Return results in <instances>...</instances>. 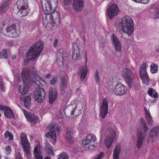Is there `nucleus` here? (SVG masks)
I'll return each mask as SVG.
<instances>
[{"label":"nucleus","mask_w":159,"mask_h":159,"mask_svg":"<svg viewBox=\"0 0 159 159\" xmlns=\"http://www.w3.org/2000/svg\"><path fill=\"white\" fill-rule=\"evenodd\" d=\"M39 71L34 67L26 68L22 70L18 76V90L21 94V100L26 108H28L31 104V98L27 94L29 84L33 83L39 87L40 80L44 82L43 78L39 76Z\"/></svg>","instance_id":"nucleus-1"},{"label":"nucleus","mask_w":159,"mask_h":159,"mask_svg":"<svg viewBox=\"0 0 159 159\" xmlns=\"http://www.w3.org/2000/svg\"><path fill=\"white\" fill-rule=\"evenodd\" d=\"M57 4V0H41V7L44 14L42 16V22L44 26L48 30L53 26L58 27L60 24V18L57 12H54L52 3Z\"/></svg>","instance_id":"nucleus-2"},{"label":"nucleus","mask_w":159,"mask_h":159,"mask_svg":"<svg viewBox=\"0 0 159 159\" xmlns=\"http://www.w3.org/2000/svg\"><path fill=\"white\" fill-rule=\"evenodd\" d=\"M112 123L107 122L103 126L100 131L101 138L105 136L104 143L108 149L111 147L116 137V133Z\"/></svg>","instance_id":"nucleus-3"},{"label":"nucleus","mask_w":159,"mask_h":159,"mask_svg":"<svg viewBox=\"0 0 159 159\" xmlns=\"http://www.w3.org/2000/svg\"><path fill=\"white\" fill-rule=\"evenodd\" d=\"M118 26L125 34L131 36L134 30V24L133 20L129 16L122 18L118 22Z\"/></svg>","instance_id":"nucleus-4"},{"label":"nucleus","mask_w":159,"mask_h":159,"mask_svg":"<svg viewBox=\"0 0 159 159\" xmlns=\"http://www.w3.org/2000/svg\"><path fill=\"white\" fill-rule=\"evenodd\" d=\"M43 46V43L41 41L35 43L27 53L26 58L28 60H34L42 51Z\"/></svg>","instance_id":"nucleus-5"},{"label":"nucleus","mask_w":159,"mask_h":159,"mask_svg":"<svg viewBox=\"0 0 159 159\" xmlns=\"http://www.w3.org/2000/svg\"><path fill=\"white\" fill-rule=\"evenodd\" d=\"M14 12L20 13L21 16H26L30 11L29 8L28 2L27 0H18L14 5Z\"/></svg>","instance_id":"nucleus-6"},{"label":"nucleus","mask_w":159,"mask_h":159,"mask_svg":"<svg viewBox=\"0 0 159 159\" xmlns=\"http://www.w3.org/2000/svg\"><path fill=\"white\" fill-rule=\"evenodd\" d=\"M83 107V105L81 102H79L78 103H75L74 105L70 104L68 106L70 111L69 114L66 109V113L64 112L66 116L68 117H74L78 116L81 113V110Z\"/></svg>","instance_id":"nucleus-7"},{"label":"nucleus","mask_w":159,"mask_h":159,"mask_svg":"<svg viewBox=\"0 0 159 159\" xmlns=\"http://www.w3.org/2000/svg\"><path fill=\"white\" fill-rule=\"evenodd\" d=\"M121 76L125 79L129 88H132L134 82V75L132 71L129 69L125 68L122 71Z\"/></svg>","instance_id":"nucleus-8"},{"label":"nucleus","mask_w":159,"mask_h":159,"mask_svg":"<svg viewBox=\"0 0 159 159\" xmlns=\"http://www.w3.org/2000/svg\"><path fill=\"white\" fill-rule=\"evenodd\" d=\"M20 138L21 146L25 152V155L28 159H30L31 157L30 145L25 134L21 133L20 135Z\"/></svg>","instance_id":"nucleus-9"},{"label":"nucleus","mask_w":159,"mask_h":159,"mask_svg":"<svg viewBox=\"0 0 159 159\" xmlns=\"http://www.w3.org/2000/svg\"><path fill=\"white\" fill-rule=\"evenodd\" d=\"M97 139L95 135L89 134L87 136L85 139L82 141V144L86 149H89L91 146L94 147L97 144Z\"/></svg>","instance_id":"nucleus-10"},{"label":"nucleus","mask_w":159,"mask_h":159,"mask_svg":"<svg viewBox=\"0 0 159 159\" xmlns=\"http://www.w3.org/2000/svg\"><path fill=\"white\" fill-rule=\"evenodd\" d=\"M61 130V128L60 126L55 124L52 126L50 131L47 133L45 136L51 139L53 142H52V143L54 144L56 141L57 135L59 134V132Z\"/></svg>","instance_id":"nucleus-11"},{"label":"nucleus","mask_w":159,"mask_h":159,"mask_svg":"<svg viewBox=\"0 0 159 159\" xmlns=\"http://www.w3.org/2000/svg\"><path fill=\"white\" fill-rule=\"evenodd\" d=\"M147 65L145 62H143L140 66L139 68L140 76L143 82L148 85L149 82V78L146 71Z\"/></svg>","instance_id":"nucleus-12"},{"label":"nucleus","mask_w":159,"mask_h":159,"mask_svg":"<svg viewBox=\"0 0 159 159\" xmlns=\"http://www.w3.org/2000/svg\"><path fill=\"white\" fill-rule=\"evenodd\" d=\"M46 95L45 90L43 88H36L34 92V98L35 100L39 103H41L44 100Z\"/></svg>","instance_id":"nucleus-13"},{"label":"nucleus","mask_w":159,"mask_h":159,"mask_svg":"<svg viewBox=\"0 0 159 159\" xmlns=\"http://www.w3.org/2000/svg\"><path fill=\"white\" fill-rule=\"evenodd\" d=\"M6 31L5 34L4 35L7 37L16 38L19 35L20 32L17 30V28L14 24L8 26L6 29Z\"/></svg>","instance_id":"nucleus-14"},{"label":"nucleus","mask_w":159,"mask_h":159,"mask_svg":"<svg viewBox=\"0 0 159 159\" xmlns=\"http://www.w3.org/2000/svg\"><path fill=\"white\" fill-rule=\"evenodd\" d=\"M57 62L58 65L60 66L63 65V61H65L68 56L66 51L63 49H60L57 51Z\"/></svg>","instance_id":"nucleus-15"},{"label":"nucleus","mask_w":159,"mask_h":159,"mask_svg":"<svg viewBox=\"0 0 159 159\" xmlns=\"http://www.w3.org/2000/svg\"><path fill=\"white\" fill-rule=\"evenodd\" d=\"M127 91L126 87L120 83L116 84L113 89L114 93L119 96H122L126 94Z\"/></svg>","instance_id":"nucleus-16"},{"label":"nucleus","mask_w":159,"mask_h":159,"mask_svg":"<svg viewBox=\"0 0 159 159\" xmlns=\"http://www.w3.org/2000/svg\"><path fill=\"white\" fill-rule=\"evenodd\" d=\"M108 104L107 100H103L100 108V115L102 119H104L108 113Z\"/></svg>","instance_id":"nucleus-17"},{"label":"nucleus","mask_w":159,"mask_h":159,"mask_svg":"<svg viewBox=\"0 0 159 159\" xmlns=\"http://www.w3.org/2000/svg\"><path fill=\"white\" fill-rule=\"evenodd\" d=\"M23 113L28 121L35 125L38 121V117L35 115L29 114V112L24 109H22Z\"/></svg>","instance_id":"nucleus-18"},{"label":"nucleus","mask_w":159,"mask_h":159,"mask_svg":"<svg viewBox=\"0 0 159 159\" xmlns=\"http://www.w3.org/2000/svg\"><path fill=\"white\" fill-rule=\"evenodd\" d=\"M119 12V9L115 4H112L107 10V13L108 17L112 19L118 14Z\"/></svg>","instance_id":"nucleus-19"},{"label":"nucleus","mask_w":159,"mask_h":159,"mask_svg":"<svg viewBox=\"0 0 159 159\" xmlns=\"http://www.w3.org/2000/svg\"><path fill=\"white\" fill-rule=\"evenodd\" d=\"M72 52L73 59L78 61L81 58V55L80 53L79 48L76 43H74L73 44Z\"/></svg>","instance_id":"nucleus-20"},{"label":"nucleus","mask_w":159,"mask_h":159,"mask_svg":"<svg viewBox=\"0 0 159 159\" xmlns=\"http://www.w3.org/2000/svg\"><path fill=\"white\" fill-rule=\"evenodd\" d=\"M111 39L115 50L117 52L121 51V45L119 40L114 34H112L111 36Z\"/></svg>","instance_id":"nucleus-21"},{"label":"nucleus","mask_w":159,"mask_h":159,"mask_svg":"<svg viewBox=\"0 0 159 159\" xmlns=\"http://www.w3.org/2000/svg\"><path fill=\"white\" fill-rule=\"evenodd\" d=\"M75 132V131L72 128L70 127L67 128L65 137L67 142L70 143H73L74 141L73 135Z\"/></svg>","instance_id":"nucleus-22"},{"label":"nucleus","mask_w":159,"mask_h":159,"mask_svg":"<svg viewBox=\"0 0 159 159\" xmlns=\"http://www.w3.org/2000/svg\"><path fill=\"white\" fill-rule=\"evenodd\" d=\"M85 66L80 67L79 71V75L80 76V79L81 80H83L85 78L88 71L87 69V59L86 55L85 57Z\"/></svg>","instance_id":"nucleus-23"},{"label":"nucleus","mask_w":159,"mask_h":159,"mask_svg":"<svg viewBox=\"0 0 159 159\" xmlns=\"http://www.w3.org/2000/svg\"><path fill=\"white\" fill-rule=\"evenodd\" d=\"M83 6V0H74L72 4V7L74 9L79 11L82 9Z\"/></svg>","instance_id":"nucleus-24"},{"label":"nucleus","mask_w":159,"mask_h":159,"mask_svg":"<svg viewBox=\"0 0 159 159\" xmlns=\"http://www.w3.org/2000/svg\"><path fill=\"white\" fill-rule=\"evenodd\" d=\"M42 153V149L41 148L40 145L38 144L34 148V159H42L43 156Z\"/></svg>","instance_id":"nucleus-25"},{"label":"nucleus","mask_w":159,"mask_h":159,"mask_svg":"<svg viewBox=\"0 0 159 159\" xmlns=\"http://www.w3.org/2000/svg\"><path fill=\"white\" fill-rule=\"evenodd\" d=\"M57 96V92L56 89L51 88L49 92V102L52 103L54 102Z\"/></svg>","instance_id":"nucleus-26"},{"label":"nucleus","mask_w":159,"mask_h":159,"mask_svg":"<svg viewBox=\"0 0 159 159\" xmlns=\"http://www.w3.org/2000/svg\"><path fill=\"white\" fill-rule=\"evenodd\" d=\"M138 139L137 140L136 146L138 148H140L143 144V140L145 136V133L143 132H138L137 133Z\"/></svg>","instance_id":"nucleus-27"},{"label":"nucleus","mask_w":159,"mask_h":159,"mask_svg":"<svg viewBox=\"0 0 159 159\" xmlns=\"http://www.w3.org/2000/svg\"><path fill=\"white\" fill-rule=\"evenodd\" d=\"M121 151V147L119 144L116 145L113 152V159H119V154Z\"/></svg>","instance_id":"nucleus-28"},{"label":"nucleus","mask_w":159,"mask_h":159,"mask_svg":"<svg viewBox=\"0 0 159 159\" xmlns=\"http://www.w3.org/2000/svg\"><path fill=\"white\" fill-rule=\"evenodd\" d=\"M5 116L9 118H13L14 117L13 111L9 107L5 106L3 110Z\"/></svg>","instance_id":"nucleus-29"},{"label":"nucleus","mask_w":159,"mask_h":159,"mask_svg":"<svg viewBox=\"0 0 159 159\" xmlns=\"http://www.w3.org/2000/svg\"><path fill=\"white\" fill-rule=\"evenodd\" d=\"M144 111L146 119L149 125H152V117L151 116L150 112L148 110L146 107H144Z\"/></svg>","instance_id":"nucleus-30"},{"label":"nucleus","mask_w":159,"mask_h":159,"mask_svg":"<svg viewBox=\"0 0 159 159\" xmlns=\"http://www.w3.org/2000/svg\"><path fill=\"white\" fill-rule=\"evenodd\" d=\"M9 7V6L2 2L0 4V14L6 12Z\"/></svg>","instance_id":"nucleus-31"},{"label":"nucleus","mask_w":159,"mask_h":159,"mask_svg":"<svg viewBox=\"0 0 159 159\" xmlns=\"http://www.w3.org/2000/svg\"><path fill=\"white\" fill-rule=\"evenodd\" d=\"M45 149L48 154L49 155H53V149L52 147L50 144L48 143L46 144Z\"/></svg>","instance_id":"nucleus-32"},{"label":"nucleus","mask_w":159,"mask_h":159,"mask_svg":"<svg viewBox=\"0 0 159 159\" xmlns=\"http://www.w3.org/2000/svg\"><path fill=\"white\" fill-rule=\"evenodd\" d=\"M61 82L60 84V89L61 90L64 91L67 86V80L64 78L61 79Z\"/></svg>","instance_id":"nucleus-33"},{"label":"nucleus","mask_w":159,"mask_h":159,"mask_svg":"<svg viewBox=\"0 0 159 159\" xmlns=\"http://www.w3.org/2000/svg\"><path fill=\"white\" fill-rule=\"evenodd\" d=\"M14 24L13 23V20L9 17L7 18L5 20L2 22V24L4 25H8V26L10 25H12V24Z\"/></svg>","instance_id":"nucleus-34"},{"label":"nucleus","mask_w":159,"mask_h":159,"mask_svg":"<svg viewBox=\"0 0 159 159\" xmlns=\"http://www.w3.org/2000/svg\"><path fill=\"white\" fill-rule=\"evenodd\" d=\"M159 133V126L153 128L150 131V136H156Z\"/></svg>","instance_id":"nucleus-35"},{"label":"nucleus","mask_w":159,"mask_h":159,"mask_svg":"<svg viewBox=\"0 0 159 159\" xmlns=\"http://www.w3.org/2000/svg\"><path fill=\"white\" fill-rule=\"evenodd\" d=\"M140 123L141 124L142 126V127L145 132H146L148 130V126L146 123L145 121V120L143 118H141Z\"/></svg>","instance_id":"nucleus-36"},{"label":"nucleus","mask_w":159,"mask_h":159,"mask_svg":"<svg viewBox=\"0 0 159 159\" xmlns=\"http://www.w3.org/2000/svg\"><path fill=\"white\" fill-rule=\"evenodd\" d=\"M157 66L156 64L152 63L151 66L150 71L152 73H156L157 71Z\"/></svg>","instance_id":"nucleus-37"},{"label":"nucleus","mask_w":159,"mask_h":159,"mask_svg":"<svg viewBox=\"0 0 159 159\" xmlns=\"http://www.w3.org/2000/svg\"><path fill=\"white\" fill-rule=\"evenodd\" d=\"M57 159H68V156L66 152H63L58 156Z\"/></svg>","instance_id":"nucleus-38"},{"label":"nucleus","mask_w":159,"mask_h":159,"mask_svg":"<svg viewBox=\"0 0 159 159\" xmlns=\"http://www.w3.org/2000/svg\"><path fill=\"white\" fill-rule=\"evenodd\" d=\"M4 136L6 138H8L10 140H12L13 139V137L12 134L8 131L5 132Z\"/></svg>","instance_id":"nucleus-39"},{"label":"nucleus","mask_w":159,"mask_h":159,"mask_svg":"<svg viewBox=\"0 0 159 159\" xmlns=\"http://www.w3.org/2000/svg\"><path fill=\"white\" fill-rule=\"evenodd\" d=\"M7 49H4L0 53V57L2 58H6L7 57Z\"/></svg>","instance_id":"nucleus-40"},{"label":"nucleus","mask_w":159,"mask_h":159,"mask_svg":"<svg viewBox=\"0 0 159 159\" xmlns=\"http://www.w3.org/2000/svg\"><path fill=\"white\" fill-rule=\"evenodd\" d=\"M94 79L96 81V83L98 84L100 81V79L98 72L96 71L94 75Z\"/></svg>","instance_id":"nucleus-41"},{"label":"nucleus","mask_w":159,"mask_h":159,"mask_svg":"<svg viewBox=\"0 0 159 159\" xmlns=\"http://www.w3.org/2000/svg\"><path fill=\"white\" fill-rule=\"evenodd\" d=\"M5 152L7 155L10 154L11 152V146H7L5 147Z\"/></svg>","instance_id":"nucleus-42"},{"label":"nucleus","mask_w":159,"mask_h":159,"mask_svg":"<svg viewBox=\"0 0 159 159\" xmlns=\"http://www.w3.org/2000/svg\"><path fill=\"white\" fill-rule=\"evenodd\" d=\"M73 0H62V1L65 6H69L70 5Z\"/></svg>","instance_id":"nucleus-43"},{"label":"nucleus","mask_w":159,"mask_h":159,"mask_svg":"<svg viewBox=\"0 0 159 159\" xmlns=\"http://www.w3.org/2000/svg\"><path fill=\"white\" fill-rule=\"evenodd\" d=\"M104 153L101 152L100 154L97 155L94 158V159H101L104 156Z\"/></svg>","instance_id":"nucleus-44"},{"label":"nucleus","mask_w":159,"mask_h":159,"mask_svg":"<svg viewBox=\"0 0 159 159\" xmlns=\"http://www.w3.org/2000/svg\"><path fill=\"white\" fill-rule=\"evenodd\" d=\"M57 76H54L50 81L51 84H55L57 82Z\"/></svg>","instance_id":"nucleus-45"},{"label":"nucleus","mask_w":159,"mask_h":159,"mask_svg":"<svg viewBox=\"0 0 159 159\" xmlns=\"http://www.w3.org/2000/svg\"><path fill=\"white\" fill-rule=\"evenodd\" d=\"M0 87L3 90H4L5 87L3 83L2 77L1 76H0Z\"/></svg>","instance_id":"nucleus-46"},{"label":"nucleus","mask_w":159,"mask_h":159,"mask_svg":"<svg viewBox=\"0 0 159 159\" xmlns=\"http://www.w3.org/2000/svg\"><path fill=\"white\" fill-rule=\"evenodd\" d=\"M12 0H3L2 2L9 6L10 2Z\"/></svg>","instance_id":"nucleus-47"},{"label":"nucleus","mask_w":159,"mask_h":159,"mask_svg":"<svg viewBox=\"0 0 159 159\" xmlns=\"http://www.w3.org/2000/svg\"><path fill=\"white\" fill-rule=\"evenodd\" d=\"M148 95L150 96H151L152 95V93H153V90L151 88L149 89L148 90Z\"/></svg>","instance_id":"nucleus-48"},{"label":"nucleus","mask_w":159,"mask_h":159,"mask_svg":"<svg viewBox=\"0 0 159 159\" xmlns=\"http://www.w3.org/2000/svg\"><path fill=\"white\" fill-rule=\"evenodd\" d=\"M80 147H75L74 149V151L75 152L80 151Z\"/></svg>","instance_id":"nucleus-49"},{"label":"nucleus","mask_w":159,"mask_h":159,"mask_svg":"<svg viewBox=\"0 0 159 159\" xmlns=\"http://www.w3.org/2000/svg\"><path fill=\"white\" fill-rule=\"evenodd\" d=\"M58 42V40L57 39H56L54 41V44H53V46L55 47H56L57 46V43Z\"/></svg>","instance_id":"nucleus-50"},{"label":"nucleus","mask_w":159,"mask_h":159,"mask_svg":"<svg viewBox=\"0 0 159 159\" xmlns=\"http://www.w3.org/2000/svg\"><path fill=\"white\" fill-rule=\"evenodd\" d=\"M158 94L157 93H155L153 94H152V95L151 96V97H152L154 98H156L158 97Z\"/></svg>","instance_id":"nucleus-51"},{"label":"nucleus","mask_w":159,"mask_h":159,"mask_svg":"<svg viewBox=\"0 0 159 159\" xmlns=\"http://www.w3.org/2000/svg\"><path fill=\"white\" fill-rule=\"evenodd\" d=\"M7 44L11 47L13 45V43L12 41H9L7 43Z\"/></svg>","instance_id":"nucleus-52"},{"label":"nucleus","mask_w":159,"mask_h":159,"mask_svg":"<svg viewBox=\"0 0 159 159\" xmlns=\"http://www.w3.org/2000/svg\"><path fill=\"white\" fill-rule=\"evenodd\" d=\"M155 18H159V12H156L155 14Z\"/></svg>","instance_id":"nucleus-53"},{"label":"nucleus","mask_w":159,"mask_h":159,"mask_svg":"<svg viewBox=\"0 0 159 159\" xmlns=\"http://www.w3.org/2000/svg\"><path fill=\"white\" fill-rule=\"evenodd\" d=\"M155 51L157 52H159V46H157L155 48Z\"/></svg>","instance_id":"nucleus-54"},{"label":"nucleus","mask_w":159,"mask_h":159,"mask_svg":"<svg viewBox=\"0 0 159 159\" xmlns=\"http://www.w3.org/2000/svg\"><path fill=\"white\" fill-rule=\"evenodd\" d=\"M5 108V106H3L0 104V110L3 111Z\"/></svg>","instance_id":"nucleus-55"},{"label":"nucleus","mask_w":159,"mask_h":159,"mask_svg":"<svg viewBox=\"0 0 159 159\" xmlns=\"http://www.w3.org/2000/svg\"><path fill=\"white\" fill-rule=\"evenodd\" d=\"M51 75L50 74H47L46 75V78H47L48 79H49L51 77Z\"/></svg>","instance_id":"nucleus-56"},{"label":"nucleus","mask_w":159,"mask_h":159,"mask_svg":"<svg viewBox=\"0 0 159 159\" xmlns=\"http://www.w3.org/2000/svg\"><path fill=\"white\" fill-rule=\"evenodd\" d=\"M16 159H22L20 156L19 154V156H18L16 157Z\"/></svg>","instance_id":"nucleus-57"},{"label":"nucleus","mask_w":159,"mask_h":159,"mask_svg":"<svg viewBox=\"0 0 159 159\" xmlns=\"http://www.w3.org/2000/svg\"><path fill=\"white\" fill-rule=\"evenodd\" d=\"M44 159H51L50 157H46Z\"/></svg>","instance_id":"nucleus-58"},{"label":"nucleus","mask_w":159,"mask_h":159,"mask_svg":"<svg viewBox=\"0 0 159 159\" xmlns=\"http://www.w3.org/2000/svg\"><path fill=\"white\" fill-rule=\"evenodd\" d=\"M12 58L13 59H15V58H16V57L15 56L14 57H12Z\"/></svg>","instance_id":"nucleus-59"},{"label":"nucleus","mask_w":159,"mask_h":159,"mask_svg":"<svg viewBox=\"0 0 159 159\" xmlns=\"http://www.w3.org/2000/svg\"><path fill=\"white\" fill-rule=\"evenodd\" d=\"M5 159H9L8 157H5Z\"/></svg>","instance_id":"nucleus-60"},{"label":"nucleus","mask_w":159,"mask_h":159,"mask_svg":"<svg viewBox=\"0 0 159 159\" xmlns=\"http://www.w3.org/2000/svg\"><path fill=\"white\" fill-rule=\"evenodd\" d=\"M1 116V113H0V117Z\"/></svg>","instance_id":"nucleus-61"}]
</instances>
